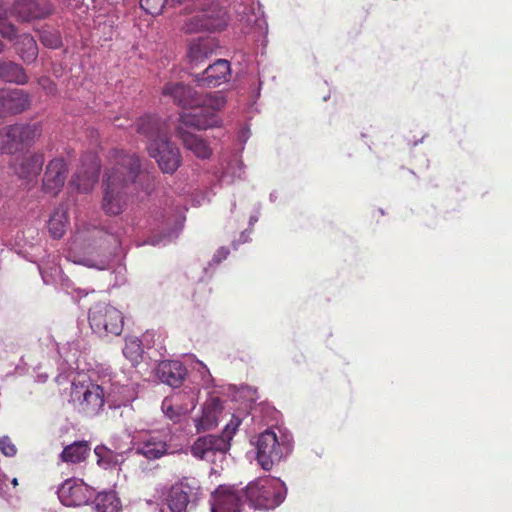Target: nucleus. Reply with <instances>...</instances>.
<instances>
[{"label": "nucleus", "instance_id": "obj_1", "mask_svg": "<svg viewBox=\"0 0 512 512\" xmlns=\"http://www.w3.org/2000/svg\"><path fill=\"white\" fill-rule=\"evenodd\" d=\"M141 161L136 154L114 150L103 175L102 209L117 216L127 207L134 185L140 176Z\"/></svg>", "mask_w": 512, "mask_h": 512}, {"label": "nucleus", "instance_id": "obj_2", "mask_svg": "<svg viewBox=\"0 0 512 512\" xmlns=\"http://www.w3.org/2000/svg\"><path fill=\"white\" fill-rule=\"evenodd\" d=\"M226 104L225 97L220 92L207 94L203 99H198L189 112L180 115L177 126H182L188 130H206L215 127L219 123L218 112Z\"/></svg>", "mask_w": 512, "mask_h": 512}, {"label": "nucleus", "instance_id": "obj_3", "mask_svg": "<svg viewBox=\"0 0 512 512\" xmlns=\"http://www.w3.org/2000/svg\"><path fill=\"white\" fill-rule=\"evenodd\" d=\"M242 420L233 415L220 435L207 434L198 437L190 448L193 457L214 463L217 456L223 457L230 449L231 440Z\"/></svg>", "mask_w": 512, "mask_h": 512}, {"label": "nucleus", "instance_id": "obj_4", "mask_svg": "<svg viewBox=\"0 0 512 512\" xmlns=\"http://www.w3.org/2000/svg\"><path fill=\"white\" fill-rule=\"evenodd\" d=\"M245 498L256 508L269 510L279 506L285 499L283 482L274 478H260L244 490Z\"/></svg>", "mask_w": 512, "mask_h": 512}, {"label": "nucleus", "instance_id": "obj_5", "mask_svg": "<svg viewBox=\"0 0 512 512\" xmlns=\"http://www.w3.org/2000/svg\"><path fill=\"white\" fill-rule=\"evenodd\" d=\"M42 134L39 123L14 124L0 129V153L14 154L31 147Z\"/></svg>", "mask_w": 512, "mask_h": 512}, {"label": "nucleus", "instance_id": "obj_6", "mask_svg": "<svg viewBox=\"0 0 512 512\" xmlns=\"http://www.w3.org/2000/svg\"><path fill=\"white\" fill-rule=\"evenodd\" d=\"M88 321L99 336H118L124 327L122 312L107 303H97L89 310Z\"/></svg>", "mask_w": 512, "mask_h": 512}, {"label": "nucleus", "instance_id": "obj_7", "mask_svg": "<svg viewBox=\"0 0 512 512\" xmlns=\"http://www.w3.org/2000/svg\"><path fill=\"white\" fill-rule=\"evenodd\" d=\"M71 401L79 413L87 417L98 415L104 407V390L95 383L73 382L70 393Z\"/></svg>", "mask_w": 512, "mask_h": 512}, {"label": "nucleus", "instance_id": "obj_8", "mask_svg": "<svg viewBox=\"0 0 512 512\" xmlns=\"http://www.w3.org/2000/svg\"><path fill=\"white\" fill-rule=\"evenodd\" d=\"M285 449L286 445L278 440L276 433L267 429L257 437L256 459L264 470L269 471L282 460Z\"/></svg>", "mask_w": 512, "mask_h": 512}, {"label": "nucleus", "instance_id": "obj_9", "mask_svg": "<svg viewBox=\"0 0 512 512\" xmlns=\"http://www.w3.org/2000/svg\"><path fill=\"white\" fill-rule=\"evenodd\" d=\"M149 156L154 158L163 173L173 174L182 164L179 148L170 140V136L160 142L148 144Z\"/></svg>", "mask_w": 512, "mask_h": 512}, {"label": "nucleus", "instance_id": "obj_10", "mask_svg": "<svg viewBox=\"0 0 512 512\" xmlns=\"http://www.w3.org/2000/svg\"><path fill=\"white\" fill-rule=\"evenodd\" d=\"M169 440V433L152 431L137 441L132 450L149 461L157 460L170 453Z\"/></svg>", "mask_w": 512, "mask_h": 512}, {"label": "nucleus", "instance_id": "obj_11", "mask_svg": "<svg viewBox=\"0 0 512 512\" xmlns=\"http://www.w3.org/2000/svg\"><path fill=\"white\" fill-rule=\"evenodd\" d=\"M100 168V161L95 155L84 157L69 183L70 186L79 193H90L98 181Z\"/></svg>", "mask_w": 512, "mask_h": 512}, {"label": "nucleus", "instance_id": "obj_12", "mask_svg": "<svg viewBox=\"0 0 512 512\" xmlns=\"http://www.w3.org/2000/svg\"><path fill=\"white\" fill-rule=\"evenodd\" d=\"M227 26L226 13L214 6L198 11L186 23V31L189 33L207 31H221Z\"/></svg>", "mask_w": 512, "mask_h": 512}, {"label": "nucleus", "instance_id": "obj_13", "mask_svg": "<svg viewBox=\"0 0 512 512\" xmlns=\"http://www.w3.org/2000/svg\"><path fill=\"white\" fill-rule=\"evenodd\" d=\"M53 12L50 0H16L11 9V15L21 22L45 19Z\"/></svg>", "mask_w": 512, "mask_h": 512}, {"label": "nucleus", "instance_id": "obj_14", "mask_svg": "<svg viewBox=\"0 0 512 512\" xmlns=\"http://www.w3.org/2000/svg\"><path fill=\"white\" fill-rule=\"evenodd\" d=\"M68 174L67 163L63 158H54L46 166L42 189L45 193L56 196L63 188Z\"/></svg>", "mask_w": 512, "mask_h": 512}, {"label": "nucleus", "instance_id": "obj_15", "mask_svg": "<svg viewBox=\"0 0 512 512\" xmlns=\"http://www.w3.org/2000/svg\"><path fill=\"white\" fill-rule=\"evenodd\" d=\"M58 498L68 507L82 506L89 502L93 492L82 481L67 479L58 489Z\"/></svg>", "mask_w": 512, "mask_h": 512}, {"label": "nucleus", "instance_id": "obj_16", "mask_svg": "<svg viewBox=\"0 0 512 512\" xmlns=\"http://www.w3.org/2000/svg\"><path fill=\"white\" fill-rule=\"evenodd\" d=\"M231 75L229 61L218 59L209 65L202 73L194 76L197 86L203 88H215L228 81Z\"/></svg>", "mask_w": 512, "mask_h": 512}, {"label": "nucleus", "instance_id": "obj_17", "mask_svg": "<svg viewBox=\"0 0 512 512\" xmlns=\"http://www.w3.org/2000/svg\"><path fill=\"white\" fill-rule=\"evenodd\" d=\"M136 131L143 135L148 144L160 142L170 136V127L166 120L157 116L147 115L138 119Z\"/></svg>", "mask_w": 512, "mask_h": 512}, {"label": "nucleus", "instance_id": "obj_18", "mask_svg": "<svg viewBox=\"0 0 512 512\" xmlns=\"http://www.w3.org/2000/svg\"><path fill=\"white\" fill-rule=\"evenodd\" d=\"M30 104V95L22 89L5 90L0 93V108L3 115L22 113Z\"/></svg>", "mask_w": 512, "mask_h": 512}, {"label": "nucleus", "instance_id": "obj_19", "mask_svg": "<svg viewBox=\"0 0 512 512\" xmlns=\"http://www.w3.org/2000/svg\"><path fill=\"white\" fill-rule=\"evenodd\" d=\"M242 496L232 487L220 486L214 494L212 512H242Z\"/></svg>", "mask_w": 512, "mask_h": 512}, {"label": "nucleus", "instance_id": "obj_20", "mask_svg": "<svg viewBox=\"0 0 512 512\" xmlns=\"http://www.w3.org/2000/svg\"><path fill=\"white\" fill-rule=\"evenodd\" d=\"M175 133L176 137L181 140L183 146L191 151L197 158L208 159L212 155L210 146L198 135L191 133L182 126H177Z\"/></svg>", "mask_w": 512, "mask_h": 512}, {"label": "nucleus", "instance_id": "obj_21", "mask_svg": "<svg viewBox=\"0 0 512 512\" xmlns=\"http://www.w3.org/2000/svg\"><path fill=\"white\" fill-rule=\"evenodd\" d=\"M163 95L170 96L176 105L183 108L193 107L200 98L192 87L171 82L164 85Z\"/></svg>", "mask_w": 512, "mask_h": 512}, {"label": "nucleus", "instance_id": "obj_22", "mask_svg": "<svg viewBox=\"0 0 512 512\" xmlns=\"http://www.w3.org/2000/svg\"><path fill=\"white\" fill-rule=\"evenodd\" d=\"M156 374L161 382L179 387L185 378L186 368L179 361H162L157 366Z\"/></svg>", "mask_w": 512, "mask_h": 512}, {"label": "nucleus", "instance_id": "obj_23", "mask_svg": "<svg viewBox=\"0 0 512 512\" xmlns=\"http://www.w3.org/2000/svg\"><path fill=\"white\" fill-rule=\"evenodd\" d=\"M217 47L215 38L199 37L190 42L187 55L192 64L198 65L212 56Z\"/></svg>", "mask_w": 512, "mask_h": 512}, {"label": "nucleus", "instance_id": "obj_24", "mask_svg": "<svg viewBox=\"0 0 512 512\" xmlns=\"http://www.w3.org/2000/svg\"><path fill=\"white\" fill-rule=\"evenodd\" d=\"M222 409V402L218 397L207 400L203 406L201 417L195 420L197 431H206L217 426Z\"/></svg>", "mask_w": 512, "mask_h": 512}, {"label": "nucleus", "instance_id": "obj_25", "mask_svg": "<svg viewBox=\"0 0 512 512\" xmlns=\"http://www.w3.org/2000/svg\"><path fill=\"white\" fill-rule=\"evenodd\" d=\"M44 164V156L41 153H33L23 156L15 165V173L22 179L31 180L39 175Z\"/></svg>", "mask_w": 512, "mask_h": 512}, {"label": "nucleus", "instance_id": "obj_26", "mask_svg": "<svg viewBox=\"0 0 512 512\" xmlns=\"http://www.w3.org/2000/svg\"><path fill=\"white\" fill-rule=\"evenodd\" d=\"M90 451L91 448L88 441H75L64 447L60 454V459L67 464H79L89 457Z\"/></svg>", "mask_w": 512, "mask_h": 512}, {"label": "nucleus", "instance_id": "obj_27", "mask_svg": "<svg viewBox=\"0 0 512 512\" xmlns=\"http://www.w3.org/2000/svg\"><path fill=\"white\" fill-rule=\"evenodd\" d=\"M16 42L14 43L16 53L21 60L27 64L36 61L38 57V46L36 40L30 34H22L15 36Z\"/></svg>", "mask_w": 512, "mask_h": 512}, {"label": "nucleus", "instance_id": "obj_28", "mask_svg": "<svg viewBox=\"0 0 512 512\" xmlns=\"http://www.w3.org/2000/svg\"><path fill=\"white\" fill-rule=\"evenodd\" d=\"M170 512H187L190 504V495L182 485H173L165 498Z\"/></svg>", "mask_w": 512, "mask_h": 512}, {"label": "nucleus", "instance_id": "obj_29", "mask_svg": "<svg viewBox=\"0 0 512 512\" xmlns=\"http://www.w3.org/2000/svg\"><path fill=\"white\" fill-rule=\"evenodd\" d=\"M2 79L18 85H24L28 82L25 69L13 61L2 62Z\"/></svg>", "mask_w": 512, "mask_h": 512}, {"label": "nucleus", "instance_id": "obj_30", "mask_svg": "<svg viewBox=\"0 0 512 512\" xmlns=\"http://www.w3.org/2000/svg\"><path fill=\"white\" fill-rule=\"evenodd\" d=\"M96 512H121L120 500L114 492L99 493L95 498Z\"/></svg>", "mask_w": 512, "mask_h": 512}, {"label": "nucleus", "instance_id": "obj_31", "mask_svg": "<svg viewBox=\"0 0 512 512\" xmlns=\"http://www.w3.org/2000/svg\"><path fill=\"white\" fill-rule=\"evenodd\" d=\"M97 464L104 469L115 467L120 463L119 455L105 446H97L94 450Z\"/></svg>", "mask_w": 512, "mask_h": 512}, {"label": "nucleus", "instance_id": "obj_32", "mask_svg": "<svg viewBox=\"0 0 512 512\" xmlns=\"http://www.w3.org/2000/svg\"><path fill=\"white\" fill-rule=\"evenodd\" d=\"M8 18V7L4 0H0V35L3 38H6L10 41L13 40V38L17 34V28L7 22Z\"/></svg>", "mask_w": 512, "mask_h": 512}, {"label": "nucleus", "instance_id": "obj_33", "mask_svg": "<svg viewBox=\"0 0 512 512\" xmlns=\"http://www.w3.org/2000/svg\"><path fill=\"white\" fill-rule=\"evenodd\" d=\"M158 181L153 175H143L138 181V187L145 193L146 196L153 195L158 188Z\"/></svg>", "mask_w": 512, "mask_h": 512}, {"label": "nucleus", "instance_id": "obj_34", "mask_svg": "<svg viewBox=\"0 0 512 512\" xmlns=\"http://www.w3.org/2000/svg\"><path fill=\"white\" fill-rule=\"evenodd\" d=\"M70 222V213L66 204L59 205L49 218L48 224H68Z\"/></svg>", "mask_w": 512, "mask_h": 512}, {"label": "nucleus", "instance_id": "obj_35", "mask_svg": "<svg viewBox=\"0 0 512 512\" xmlns=\"http://www.w3.org/2000/svg\"><path fill=\"white\" fill-rule=\"evenodd\" d=\"M168 0H140L141 7L149 14L161 13Z\"/></svg>", "mask_w": 512, "mask_h": 512}, {"label": "nucleus", "instance_id": "obj_36", "mask_svg": "<svg viewBox=\"0 0 512 512\" xmlns=\"http://www.w3.org/2000/svg\"><path fill=\"white\" fill-rule=\"evenodd\" d=\"M43 45L50 48H58L61 45V39L57 33L43 32L40 36Z\"/></svg>", "mask_w": 512, "mask_h": 512}, {"label": "nucleus", "instance_id": "obj_37", "mask_svg": "<svg viewBox=\"0 0 512 512\" xmlns=\"http://www.w3.org/2000/svg\"><path fill=\"white\" fill-rule=\"evenodd\" d=\"M0 450L5 456L8 457L14 456L17 452L15 445L12 443L8 436H3L0 438Z\"/></svg>", "mask_w": 512, "mask_h": 512}, {"label": "nucleus", "instance_id": "obj_38", "mask_svg": "<svg viewBox=\"0 0 512 512\" xmlns=\"http://www.w3.org/2000/svg\"><path fill=\"white\" fill-rule=\"evenodd\" d=\"M140 344L136 341H132L130 343H126L125 347L123 348V354L131 360H137V358L140 356Z\"/></svg>", "mask_w": 512, "mask_h": 512}, {"label": "nucleus", "instance_id": "obj_39", "mask_svg": "<svg viewBox=\"0 0 512 512\" xmlns=\"http://www.w3.org/2000/svg\"><path fill=\"white\" fill-rule=\"evenodd\" d=\"M38 84L47 94H55L57 91L56 84L47 76L38 79Z\"/></svg>", "mask_w": 512, "mask_h": 512}, {"label": "nucleus", "instance_id": "obj_40", "mask_svg": "<svg viewBox=\"0 0 512 512\" xmlns=\"http://www.w3.org/2000/svg\"><path fill=\"white\" fill-rule=\"evenodd\" d=\"M229 249L225 247H220L214 254L211 264H220L223 260H225L229 255Z\"/></svg>", "mask_w": 512, "mask_h": 512}, {"label": "nucleus", "instance_id": "obj_41", "mask_svg": "<svg viewBox=\"0 0 512 512\" xmlns=\"http://www.w3.org/2000/svg\"><path fill=\"white\" fill-rule=\"evenodd\" d=\"M49 233L54 239H59L65 233L64 226H49Z\"/></svg>", "mask_w": 512, "mask_h": 512}, {"label": "nucleus", "instance_id": "obj_42", "mask_svg": "<svg viewBox=\"0 0 512 512\" xmlns=\"http://www.w3.org/2000/svg\"><path fill=\"white\" fill-rule=\"evenodd\" d=\"M166 403H167V402H166V401H164V403H163V408H164V409H166V410H165L166 414H167L170 418H173V417H174V415H173V409H172V407H171V406H169V407H167V408H166Z\"/></svg>", "mask_w": 512, "mask_h": 512}, {"label": "nucleus", "instance_id": "obj_43", "mask_svg": "<svg viewBox=\"0 0 512 512\" xmlns=\"http://www.w3.org/2000/svg\"><path fill=\"white\" fill-rule=\"evenodd\" d=\"M2 62L3 61L0 60V79H2Z\"/></svg>", "mask_w": 512, "mask_h": 512}, {"label": "nucleus", "instance_id": "obj_44", "mask_svg": "<svg viewBox=\"0 0 512 512\" xmlns=\"http://www.w3.org/2000/svg\"><path fill=\"white\" fill-rule=\"evenodd\" d=\"M4 50V44L0 41V53Z\"/></svg>", "mask_w": 512, "mask_h": 512}, {"label": "nucleus", "instance_id": "obj_45", "mask_svg": "<svg viewBox=\"0 0 512 512\" xmlns=\"http://www.w3.org/2000/svg\"><path fill=\"white\" fill-rule=\"evenodd\" d=\"M182 221H185V217L184 216L181 217L180 220H179V222H182Z\"/></svg>", "mask_w": 512, "mask_h": 512}, {"label": "nucleus", "instance_id": "obj_46", "mask_svg": "<svg viewBox=\"0 0 512 512\" xmlns=\"http://www.w3.org/2000/svg\"><path fill=\"white\" fill-rule=\"evenodd\" d=\"M13 484L16 485L17 484V479H14L13 480Z\"/></svg>", "mask_w": 512, "mask_h": 512}]
</instances>
